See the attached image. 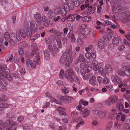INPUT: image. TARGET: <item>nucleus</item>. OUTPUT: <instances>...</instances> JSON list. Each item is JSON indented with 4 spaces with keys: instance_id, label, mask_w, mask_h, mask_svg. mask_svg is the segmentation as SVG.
<instances>
[{
    "instance_id": "f257e3e1",
    "label": "nucleus",
    "mask_w": 130,
    "mask_h": 130,
    "mask_svg": "<svg viewBox=\"0 0 130 130\" xmlns=\"http://www.w3.org/2000/svg\"><path fill=\"white\" fill-rule=\"evenodd\" d=\"M37 26L35 22L32 21L30 22V27L29 23H25L24 28L18 31L16 34H12L10 35L7 32H5L4 35V39H2V35L0 32V47L2 46L4 42L5 46H8V44H12L16 39L18 40H20L21 36L25 38L26 35L28 37H30L32 35V32H35L37 31Z\"/></svg>"
},
{
    "instance_id": "f03ea898",
    "label": "nucleus",
    "mask_w": 130,
    "mask_h": 130,
    "mask_svg": "<svg viewBox=\"0 0 130 130\" xmlns=\"http://www.w3.org/2000/svg\"><path fill=\"white\" fill-rule=\"evenodd\" d=\"M62 1L64 4L60 5L57 8L55 9L54 11L56 14H60L62 16L64 17L69 12V8L67 5L68 0H62Z\"/></svg>"
},
{
    "instance_id": "7ed1b4c3",
    "label": "nucleus",
    "mask_w": 130,
    "mask_h": 130,
    "mask_svg": "<svg viewBox=\"0 0 130 130\" xmlns=\"http://www.w3.org/2000/svg\"><path fill=\"white\" fill-rule=\"evenodd\" d=\"M9 70L8 68L5 69V71L4 72V75H3L1 76H0V82L2 83V84H0V89L1 88L2 90H4L6 89L5 87L7 85V83L4 81L6 78L8 80L10 81L12 79V78L11 75L9 74Z\"/></svg>"
},
{
    "instance_id": "20e7f679",
    "label": "nucleus",
    "mask_w": 130,
    "mask_h": 130,
    "mask_svg": "<svg viewBox=\"0 0 130 130\" xmlns=\"http://www.w3.org/2000/svg\"><path fill=\"white\" fill-rule=\"evenodd\" d=\"M56 42L58 45L57 47L56 44H54L52 47L51 44L47 45L48 48L49 50L51 51H52L54 53H56L60 51V49L62 46V44L61 41V40L60 38H58L57 39Z\"/></svg>"
},
{
    "instance_id": "39448f33",
    "label": "nucleus",
    "mask_w": 130,
    "mask_h": 130,
    "mask_svg": "<svg viewBox=\"0 0 130 130\" xmlns=\"http://www.w3.org/2000/svg\"><path fill=\"white\" fill-rule=\"evenodd\" d=\"M64 75L70 83H73L74 82V78L75 76L74 72L71 69L66 71Z\"/></svg>"
},
{
    "instance_id": "423d86ee",
    "label": "nucleus",
    "mask_w": 130,
    "mask_h": 130,
    "mask_svg": "<svg viewBox=\"0 0 130 130\" xmlns=\"http://www.w3.org/2000/svg\"><path fill=\"white\" fill-rule=\"evenodd\" d=\"M68 58V60L66 62L65 64L66 66L69 67L70 66V64L73 61V58H75L76 57V54L75 51H73L67 55H66Z\"/></svg>"
},
{
    "instance_id": "0eeeda50",
    "label": "nucleus",
    "mask_w": 130,
    "mask_h": 130,
    "mask_svg": "<svg viewBox=\"0 0 130 130\" xmlns=\"http://www.w3.org/2000/svg\"><path fill=\"white\" fill-rule=\"evenodd\" d=\"M38 54H36V55H37V59H36V61H32L30 59L27 60L26 61V65L28 67H30L32 68H35L36 67V64L37 63H38L39 61V57L37 55Z\"/></svg>"
},
{
    "instance_id": "6e6552de",
    "label": "nucleus",
    "mask_w": 130,
    "mask_h": 130,
    "mask_svg": "<svg viewBox=\"0 0 130 130\" xmlns=\"http://www.w3.org/2000/svg\"><path fill=\"white\" fill-rule=\"evenodd\" d=\"M6 100L7 98L5 96L1 97L0 98V111L4 110L5 108L8 106V104L4 103Z\"/></svg>"
},
{
    "instance_id": "1a4fd4ad",
    "label": "nucleus",
    "mask_w": 130,
    "mask_h": 130,
    "mask_svg": "<svg viewBox=\"0 0 130 130\" xmlns=\"http://www.w3.org/2000/svg\"><path fill=\"white\" fill-rule=\"evenodd\" d=\"M60 100L65 103H70L73 98L71 96H69L67 95L61 96L60 98Z\"/></svg>"
},
{
    "instance_id": "9d476101",
    "label": "nucleus",
    "mask_w": 130,
    "mask_h": 130,
    "mask_svg": "<svg viewBox=\"0 0 130 130\" xmlns=\"http://www.w3.org/2000/svg\"><path fill=\"white\" fill-rule=\"evenodd\" d=\"M7 124H7L9 125V126H8L6 129V130H10L11 128L13 126H15L17 124V123L15 121L13 122L11 119H9L7 120L6 121V123Z\"/></svg>"
},
{
    "instance_id": "9b49d317",
    "label": "nucleus",
    "mask_w": 130,
    "mask_h": 130,
    "mask_svg": "<svg viewBox=\"0 0 130 130\" xmlns=\"http://www.w3.org/2000/svg\"><path fill=\"white\" fill-rule=\"evenodd\" d=\"M80 72L83 79L85 80H88L89 78L88 71L85 69H82Z\"/></svg>"
},
{
    "instance_id": "f8f14e48",
    "label": "nucleus",
    "mask_w": 130,
    "mask_h": 130,
    "mask_svg": "<svg viewBox=\"0 0 130 130\" xmlns=\"http://www.w3.org/2000/svg\"><path fill=\"white\" fill-rule=\"evenodd\" d=\"M80 113L83 115V117L86 118L88 117L90 113V111L87 108H83L80 111Z\"/></svg>"
},
{
    "instance_id": "ddd939ff",
    "label": "nucleus",
    "mask_w": 130,
    "mask_h": 130,
    "mask_svg": "<svg viewBox=\"0 0 130 130\" xmlns=\"http://www.w3.org/2000/svg\"><path fill=\"white\" fill-rule=\"evenodd\" d=\"M129 12L128 10H127L123 14H119L117 15V17L119 18L121 20L123 19L125 17H127V19L128 20V18H130V16L129 15Z\"/></svg>"
},
{
    "instance_id": "4468645a",
    "label": "nucleus",
    "mask_w": 130,
    "mask_h": 130,
    "mask_svg": "<svg viewBox=\"0 0 130 130\" xmlns=\"http://www.w3.org/2000/svg\"><path fill=\"white\" fill-rule=\"evenodd\" d=\"M111 79L114 83L119 84L121 82V80L120 77L117 75H112L111 77Z\"/></svg>"
},
{
    "instance_id": "2eb2a0df",
    "label": "nucleus",
    "mask_w": 130,
    "mask_h": 130,
    "mask_svg": "<svg viewBox=\"0 0 130 130\" xmlns=\"http://www.w3.org/2000/svg\"><path fill=\"white\" fill-rule=\"evenodd\" d=\"M122 8L119 5L114 7L112 9V11L114 13H117L122 10Z\"/></svg>"
},
{
    "instance_id": "dca6fc26",
    "label": "nucleus",
    "mask_w": 130,
    "mask_h": 130,
    "mask_svg": "<svg viewBox=\"0 0 130 130\" xmlns=\"http://www.w3.org/2000/svg\"><path fill=\"white\" fill-rule=\"evenodd\" d=\"M99 62L96 60H93L92 63V67L94 70L96 71L98 70L99 68L98 66Z\"/></svg>"
},
{
    "instance_id": "f3484780",
    "label": "nucleus",
    "mask_w": 130,
    "mask_h": 130,
    "mask_svg": "<svg viewBox=\"0 0 130 130\" xmlns=\"http://www.w3.org/2000/svg\"><path fill=\"white\" fill-rule=\"evenodd\" d=\"M73 31L72 30H70L68 35V37L70 39L71 41L72 42L75 41V38L74 35L73 34Z\"/></svg>"
},
{
    "instance_id": "a211bd4d",
    "label": "nucleus",
    "mask_w": 130,
    "mask_h": 130,
    "mask_svg": "<svg viewBox=\"0 0 130 130\" xmlns=\"http://www.w3.org/2000/svg\"><path fill=\"white\" fill-rule=\"evenodd\" d=\"M85 56L87 58L89 59H94L96 57V55L94 53H91L90 52L86 53Z\"/></svg>"
},
{
    "instance_id": "6ab92c4d",
    "label": "nucleus",
    "mask_w": 130,
    "mask_h": 130,
    "mask_svg": "<svg viewBox=\"0 0 130 130\" xmlns=\"http://www.w3.org/2000/svg\"><path fill=\"white\" fill-rule=\"evenodd\" d=\"M75 16L76 15L75 14H70L67 17V20L73 23L75 21Z\"/></svg>"
},
{
    "instance_id": "aec40b11",
    "label": "nucleus",
    "mask_w": 130,
    "mask_h": 130,
    "mask_svg": "<svg viewBox=\"0 0 130 130\" xmlns=\"http://www.w3.org/2000/svg\"><path fill=\"white\" fill-rule=\"evenodd\" d=\"M34 18L36 21L38 23L42 22L41 15L39 13L36 14L34 15Z\"/></svg>"
},
{
    "instance_id": "412c9836",
    "label": "nucleus",
    "mask_w": 130,
    "mask_h": 130,
    "mask_svg": "<svg viewBox=\"0 0 130 130\" xmlns=\"http://www.w3.org/2000/svg\"><path fill=\"white\" fill-rule=\"evenodd\" d=\"M24 61V58L23 57V56L20 57H19L18 60H14V62L18 65L21 63H23Z\"/></svg>"
},
{
    "instance_id": "4be33fe9",
    "label": "nucleus",
    "mask_w": 130,
    "mask_h": 130,
    "mask_svg": "<svg viewBox=\"0 0 130 130\" xmlns=\"http://www.w3.org/2000/svg\"><path fill=\"white\" fill-rule=\"evenodd\" d=\"M121 40L122 39L119 36H118L117 38H115L113 39L112 41V43L113 45L115 46H117L119 44V40L121 41Z\"/></svg>"
},
{
    "instance_id": "5701e85b",
    "label": "nucleus",
    "mask_w": 130,
    "mask_h": 130,
    "mask_svg": "<svg viewBox=\"0 0 130 130\" xmlns=\"http://www.w3.org/2000/svg\"><path fill=\"white\" fill-rule=\"evenodd\" d=\"M7 67L5 66H3L0 64V76H1L4 75V73L5 71V69H7Z\"/></svg>"
},
{
    "instance_id": "b1692460",
    "label": "nucleus",
    "mask_w": 130,
    "mask_h": 130,
    "mask_svg": "<svg viewBox=\"0 0 130 130\" xmlns=\"http://www.w3.org/2000/svg\"><path fill=\"white\" fill-rule=\"evenodd\" d=\"M89 82L93 86H95L96 83V77L95 76H93L90 77Z\"/></svg>"
},
{
    "instance_id": "393cba45",
    "label": "nucleus",
    "mask_w": 130,
    "mask_h": 130,
    "mask_svg": "<svg viewBox=\"0 0 130 130\" xmlns=\"http://www.w3.org/2000/svg\"><path fill=\"white\" fill-rule=\"evenodd\" d=\"M116 113V110L115 109H113L112 110L110 111L109 113L108 117L110 119H112Z\"/></svg>"
},
{
    "instance_id": "a878e982",
    "label": "nucleus",
    "mask_w": 130,
    "mask_h": 130,
    "mask_svg": "<svg viewBox=\"0 0 130 130\" xmlns=\"http://www.w3.org/2000/svg\"><path fill=\"white\" fill-rule=\"evenodd\" d=\"M68 60V58L67 56L63 54L60 59V62L61 64H63L65 61H67Z\"/></svg>"
},
{
    "instance_id": "bb28decb",
    "label": "nucleus",
    "mask_w": 130,
    "mask_h": 130,
    "mask_svg": "<svg viewBox=\"0 0 130 130\" xmlns=\"http://www.w3.org/2000/svg\"><path fill=\"white\" fill-rule=\"evenodd\" d=\"M56 110L58 111L59 113L61 115H62L64 116L66 115V113L63 111V108L61 107H58Z\"/></svg>"
},
{
    "instance_id": "cd10ccee",
    "label": "nucleus",
    "mask_w": 130,
    "mask_h": 130,
    "mask_svg": "<svg viewBox=\"0 0 130 130\" xmlns=\"http://www.w3.org/2000/svg\"><path fill=\"white\" fill-rule=\"evenodd\" d=\"M98 45L99 47L101 49H103L104 47V41L102 40H100L98 42Z\"/></svg>"
},
{
    "instance_id": "c85d7f7f",
    "label": "nucleus",
    "mask_w": 130,
    "mask_h": 130,
    "mask_svg": "<svg viewBox=\"0 0 130 130\" xmlns=\"http://www.w3.org/2000/svg\"><path fill=\"white\" fill-rule=\"evenodd\" d=\"M109 99L113 104L116 102L117 101V96L113 95L111 96Z\"/></svg>"
},
{
    "instance_id": "c756f323",
    "label": "nucleus",
    "mask_w": 130,
    "mask_h": 130,
    "mask_svg": "<svg viewBox=\"0 0 130 130\" xmlns=\"http://www.w3.org/2000/svg\"><path fill=\"white\" fill-rule=\"evenodd\" d=\"M105 69L108 72H111L112 70L111 66L109 64H107L105 66Z\"/></svg>"
},
{
    "instance_id": "7c9ffc66",
    "label": "nucleus",
    "mask_w": 130,
    "mask_h": 130,
    "mask_svg": "<svg viewBox=\"0 0 130 130\" xmlns=\"http://www.w3.org/2000/svg\"><path fill=\"white\" fill-rule=\"evenodd\" d=\"M44 58L46 59H48L49 58L50 55L48 51L47 50H45L43 52Z\"/></svg>"
},
{
    "instance_id": "2f4dec72",
    "label": "nucleus",
    "mask_w": 130,
    "mask_h": 130,
    "mask_svg": "<svg viewBox=\"0 0 130 130\" xmlns=\"http://www.w3.org/2000/svg\"><path fill=\"white\" fill-rule=\"evenodd\" d=\"M42 19L43 24L45 26H47L49 24L47 17L45 16H43L42 17Z\"/></svg>"
},
{
    "instance_id": "473e14b6",
    "label": "nucleus",
    "mask_w": 130,
    "mask_h": 130,
    "mask_svg": "<svg viewBox=\"0 0 130 130\" xmlns=\"http://www.w3.org/2000/svg\"><path fill=\"white\" fill-rule=\"evenodd\" d=\"M72 50V46L71 45H69L67 47V49L66 51V54H65L66 55H67L71 53Z\"/></svg>"
},
{
    "instance_id": "72a5a7b5",
    "label": "nucleus",
    "mask_w": 130,
    "mask_h": 130,
    "mask_svg": "<svg viewBox=\"0 0 130 130\" xmlns=\"http://www.w3.org/2000/svg\"><path fill=\"white\" fill-rule=\"evenodd\" d=\"M6 125L7 124L6 123L3 122L0 120V130H5L4 128Z\"/></svg>"
},
{
    "instance_id": "f704fd0d",
    "label": "nucleus",
    "mask_w": 130,
    "mask_h": 130,
    "mask_svg": "<svg viewBox=\"0 0 130 130\" xmlns=\"http://www.w3.org/2000/svg\"><path fill=\"white\" fill-rule=\"evenodd\" d=\"M56 84L58 86H64L66 85L65 82H63L60 80H58L56 83Z\"/></svg>"
},
{
    "instance_id": "c9c22d12",
    "label": "nucleus",
    "mask_w": 130,
    "mask_h": 130,
    "mask_svg": "<svg viewBox=\"0 0 130 130\" xmlns=\"http://www.w3.org/2000/svg\"><path fill=\"white\" fill-rule=\"evenodd\" d=\"M99 73H100L103 76L105 75L106 73L105 71L102 68H99Z\"/></svg>"
},
{
    "instance_id": "e433bc0d",
    "label": "nucleus",
    "mask_w": 130,
    "mask_h": 130,
    "mask_svg": "<svg viewBox=\"0 0 130 130\" xmlns=\"http://www.w3.org/2000/svg\"><path fill=\"white\" fill-rule=\"evenodd\" d=\"M91 18L92 17H87L86 16L83 17L82 19L83 21L87 22L90 21Z\"/></svg>"
},
{
    "instance_id": "4c0bfd02",
    "label": "nucleus",
    "mask_w": 130,
    "mask_h": 130,
    "mask_svg": "<svg viewBox=\"0 0 130 130\" xmlns=\"http://www.w3.org/2000/svg\"><path fill=\"white\" fill-rule=\"evenodd\" d=\"M91 28H85L84 29L85 33L87 35L90 34L91 33Z\"/></svg>"
},
{
    "instance_id": "58836bf2",
    "label": "nucleus",
    "mask_w": 130,
    "mask_h": 130,
    "mask_svg": "<svg viewBox=\"0 0 130 130\" xmlns=\"http://www.w3.org/2000/svg\"><path fill=\"white\" fill-rule=\"evenodd\" d=\"M51 101L52 102L56 103L57 104H61V103L58 101H56V99L53 98H51Z\"/></svg>"
},
{
    "instance_id": "ea45409f",
    "label": "nucleus",
    "mask_w": 130,
    "mask_h": 130,
    "mask_svg": "<svg viewBox=\"0 0 130 130\" xmlns=\"http://www.w3.org/2000/svg\"><path fill=\"white\" fill-rule=\"evenodd\" d=\"M62 92L64 94H67L69 93V90L68 88H67L66 86H64V88L62 90Z\"/></svg>"
},
{
    "instance_id": "a19ab883",
    "label": "nucleus",
    "mask_w": 130,
    "mask_h": 130,
    "mask_svg": "<svg viewBox=\"0 0 130 130\" xmlns=\"http://www.w3.org/2000/svg\"><path fill=\"white\" fill-rule=\"evenodd\" d=\"M117 107L119 110H121L123 108V106L121 103H118L117 104Z\"/></svg>"
},
{
    "instance_id": "79ce46f5",
    "label": "nucleus",
    "mask_w": 130,
    "mask_h": 130,
    "mask_svg": "<svg viewBox=\"0 0 130 130\" xmlns=\"http://www.w3.org/2000/svg\"><path fill=\"white\" fill-rule=\"evenodd\" d=\"M80 103L82 104L83 105L85 106H86L88 104V102L84 101L82 99L80 100Z\"/></svg>"
},
{
    "instance_id": "37998d69",
    "label": "nucleus",
    "mask_w": 130,
    "mask_h": 130,
    "mask_svg": "<svg viewBox=\"0 0 130 130\" xmlns=\"http://www.w3.org/2000/svg\"><path fill=\"white\" fill-rule=\"evenodd\" d=\"M105 104L108 106H110L112 104H113L111 102V101L109 98L106 100L105 102Z\"/></svg>"
},
{
    "instance_id": "c03bdc74",
    "label": "nucleus",
    "mask_w": 130,
    "mask_h": 130,
    "mask_svg": "<svg viewBox=\"0 0 130 130\" xmlns=\"http://www.w3.org/2000/svg\"><path fill=\"white\" fill-rule=\"evenodd\" d=\"M97 80L100 85L102 83L103 79L101 76H98L97 77Z\"/></svg>"
},
{
    "instance_id": "a18cd8bd",
    "label": "nucleus",
    "mask_w": 130,
    "mask_h": 130,
    "mask_svg": "<svg viewBox=\"0 0 130 130\" xmlns=\"http://www.w3.org/2000/svg\"><path fill=\"white\" fill-rule=\"evenodd\" d=\"M84 57L83 55L82 54H80L79 57L78 59V61H80V62H83L84 60Z\"/></svg>"
},
{
    "instance_id": "49530a36",
    "label": "nucleus",
    "mask_w": 130,
    "mask_h": 130,
    "mask_svg": "<svg viewBox=\"0 0 130 130\" xmlns=\"http://www.w3.org/2000/svg\"><path fill=\"white\" fill-rule=\"evenodd\" d=\"M64 71L63 70H61L60 72L59 77L61 79H63V78Z\"/></svg>"
},
{
    "instance_id": "de8ad7c7",
    "label": "nucleus",
    "mask_w": 130,
    "mask_h": 130,
    "mask_svg": "<svg viewBox=\"0 0 130 130\" xmlns=\"http://www.w3.org/2000/svg\"><path fill=\"white\" fill-rule=\"evenodd\" d=\"M74 81L78 85L80 84V82L77 76H75L74 78Z\"/></svg>"
},
{
    "instance_id": "09e8293b",
    "label": "nucleus",
    "mask_w": 130,
    "mask_h": 130,
    "mask_svg": "<svg viewBox=\"0 0 130 130\" xmlns=\"http://www.w3.org/2000/svg\"><path fill=\"white\" fill-rule=\"evenodd\" d=\"M24 118L23 116H20L17 119V121L19 123H20L23 120Z\"/></svg>"
},
{
    "instance_id": "8fccbe9b",
    "label": "nucleus",
    "mask_w": 130,
    "mask_h": 130,
    "mask_svg": "<svg viewBox=\"0 0 130 130\" xmlns=\"http://www.w3.org/2000/svg\"><path fill=\"white\" fill-rule=\"evenodd\" d=\"M109 82V81L108 80L106 76L104 77L103 80V83L105 84H107Z\"/></svg>"
},
{
    "instance_id": "3c124183",
    "label": "nucleus",
    "mask_w": 130,
    "mask_h": 130,
    "mask_svg": "<svg viewBox=\"0 0 130 130\" xmlns=\"http://www.w3.org/2000/svg\"><path fill=\"white\" fill-rule=\"evenodd\" d=\"M125 75L127 76H130V71L128 70H126L124 71Z\"/></svg>"
},
{
    "instance_id": "603ef678",
    "label": "nucleus",
    "mask_w": 130,
    "mask_h": 130,
    "mask_svg": "<svg viewBox=\"0 0 130 130\" xmlns=\"http://www.w3.org/2000/svg\"><path fill=\"white\" fill-rule=\"evenodd\" d=\"M118 73L119 75L123 76L125 75V73L123 71L121 70L119 71L118 72Z\"/></svg>"
},
{
    "instance_id": "864d4df0",
    "label": "nucleus",
    "mask_w": 130,
    "mask_h": 130,
    "mask_svg": "<svg viewBox=\"0 0 130 130\" xmlns=\"http://www.w3.org/2000/svg\"><path fill=\"white\" fill-rule=\"evenodd\" d=\"M19 53L20 55L23 56V51L22 48H19Z\"/></svg>"
},
{
    "instance_id": "5fc2aeb1",
    "label": "nucleus",
    "mask_w": 130,
    "mask_h": 130,
    "mask_svg": "<svg viewBox=\"0 0 130 130\" xmlns=\"http://www.w3.org/2000/svg\"><path fill=\"white\" fill-rule=\"evenodd\" d=\"M37 50V48H35L32 50L31 54V55L32 56H34L35 55V54Z\"/></svg>"
},
{
    "instance_id": "6e6d98bb",
    "label": "nucleus",
    "mask_w": 130,
    "mask_h": 130,
    "mask_svg": "<svg viewBox=\"0 0 130 130\" xmlns=\"http://www.w3.org/2000/svg\"><path fill=\"white\" fill-rule=\"evenodd\" d=\"M54 34L57 36H59L61 35L60 32L58 31V30H55L54 31Z\"/></svg>"
},
{
    "instance_id": "4d7b16f0",
    "label": "nucleus",
    "mask_w": 130,
    "mask_h": 130,
    "mask_svg": "<svg viewBox=\"0 0 130 130\" xmlns=\"http://www.w3.org/2000/svg\"><path fill=\"white\" fill-rule=\"evenodd\" d=\"M121 82L119 83V85H118V87L119 88H121L122 86H123L124 87H126V84L125 83V82L124 83H123V84L122 83H121Z\"/></svg>"
},
{
    "instance_id": "13d9d810",
    "label": "nucleus",
    "mask_w": 130,
    "mask_h": 130,
    "mask_svg": "<svg viewBox=\"0 0 130 130\" xmlns=\"http://www.w3.org/2000/svg\"><path fill=\"white\" fill-rule=\"evenodd\" d=\"M124 36L128 40L130 39V34L129 33H126L124 35Z\"/></svg>"
},
{
    "instance_id": "bf43d9fd",
    "label": "nucleus",
    "mask_w": 130,
    "mask_h": 130,
    "mask_svg": "<svg viewBox=\"0 0 130 130\" xmlns=\"http://www.w3.org/2000/svg\"><path fill=\"white\" fill-rule=\"evenodd\" d=\"M45 40L47 43V45L51 44V41L48 38L46 39Z\"/></svg>"
},
{
    "instance_id": "052dcab7",
    "label": "nucleus",
    "mask_w": 130,
    "mask_h": 130,
    "mask_svg": "<svg viewBox=\"0 0 130 130\" xmlns=\"http://www.w3.org/2000/svg\"><path fill=\"white\" fill-rule=\"evenodd\" d=\"M75 85V84H74L73 86H72V90L74 91L76 93L78 91V90L74 86V85Z\"/></svg>"
},
{
    "instance_id": "680f3d73",
    "label": "nucleus",
    "mask_w": 130,
    "mask_h": 130,
    "mask_svg": "<svg viewBox=\"0 0 130 130\" xmlns=\"http://www.w3.org/2000/svg\"><path fill=\"white\" fill-rule=\"evenodd\" d=\"M13 117V115L11 113H7L6 117L8 118H11Z\"/></svg>"
},
{
    "instance_id": "e2e57ef3",
    "label": "nucleus",
    "mask_w": 130,
    "mask_h": 130,
    "mask_svg": "<svg viewBox=\"0 0 130 130\" xmlns=\"http://www.w3.org/2000/svg\"><path fill=\"white\" fill-rule=\"evenodd\" d=\"M20 72L21 74H23L25 73V70L24 69L21 68L20 69Z\"/></svg>"
},
{
    "instance_id": "0e129e2a",
    "label": "nucleus",
    "mask_w": 130,
    "mask_h": 130,
    "mask_svg": "<svg viewBox=\"0 0 130 130\" xmlns=\"http://www.w3.org/2000/svg\"><path fill=\"white\" fill-rule=\"evenodd\" d=\"M123 41L125 44L127 45L129 47H130V44L127 40L125 39H123Z\"/></svg>"
},
{
    "instance_id": "69168bd1",
    "label": "nucleus",
    "mask_w": 130,
    "mask_h": 130,
    "mask_svg": "<svg viewBox=\"0 0 130 130\" xmlns=\"http://www.w3.org/2000/svg\"><path fill=\"white\" fill-rule=\"evenodd\" d=\"M106 88H107L109 90H113V88L112 86L109 85V86H106Z\"/></svg>"
},
{
    "instance_id": "338daca9",
    "label": "nucleus",
    "mask_w": 130,
    "mask_h": 130,
    "mask_svg": "<svg viewBox=\"0 0 130 130\" xmlns=\"http://www.w3.org/2000/svg\"><path fill=\"white\" fill-rule=\"evenodd\" d=\"M76 108L77 110H80V111L83 108H82V106L81 105H79L76 107Z\"/></svg>"
},
{
    "instance_id": "774afa93",
    "label": "nucleus",
    "mask_w": 130,
    "mask_h": 130,
    "mask_svg": "<svg viewBox=\"0 0 130 130\" xmlns=\"http://www.w3.org/2000/svg\"><path fill=\"white\" fill-rule=\"evenodd\" d=\"M77 43L78 45H81L82 44V41L81 39H78Z\"/></svg>"
}]
</instances>
